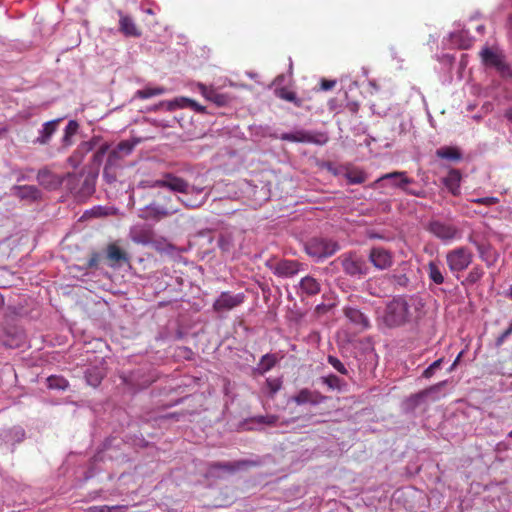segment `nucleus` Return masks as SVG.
<instances>
[{"instance_id":"nucleus-1","label":"nucleus","mask_w":512,"mask_h":512,"mask_svg":"<svg viewBox=\"0 0 512 512\" xmlns=\"http://www.w3.org/2000/svg\"><path fill=\"white\" fill-rule=\"evenodd\" d=\"M420 307V301L415 298L394 297L386 303L382 311L377 309L376 320L379 326L386 328L401 327L418 318Z\"/></svg>"},{"instance_id":"nucleus-2","label":"nucleus","mask_w":512,"mask_h":512,"mask_svg":"<svg viewBox=\"0 0 512 512\" xmlns=\"http://www.w3.org/2000/svg\"><path fill=\"white\" fill-rule=\"evenodd\" d=\"M425 229L445 244L461 238V230L455 224L441 219H430L427 222Z\"/></svg>"},{"instance_id":"nucleus-3","label":"nucleus","mask_w":512,"mask_h":512,"mask_svg":"<svg viewBox=\"0 0 512 512\" xmlns=\"http://www.w3.org/2000/svg\"><path fill=\"white\" fill-rule=\"evenodd\" d=\"M145 188H166L172 192L188 195L190 184L187 180L173 173H164L162 178L141 182Z\"/></svg>"},{"instance_id":"nucleus-4","label":"nucleus","mask_w":512,"mask_h":512,"mask_svg":"<svg viewBox=\"0 0 512 512\" xmlns=\"http://www.w3.org/2000/svg\"><path fill=\"white\" fill-rule=\"evenodd\" d=\"M346 275L362 278L368 274L369 267L364 258L356 251H350L340 255L337 259Z\"/></svg>"},{"instance_id":"nucleus-5","label":"nucleus","mask_w":512,"mask_h":512,"mask_svg":"<svg viewBox=\"0 0 512 512\" xmlns=\"http://www.w3.org/2000/svg\"><path fill=\"white\" fill-rule=\"evenodd\" d=\"M479 56L486 67L494 68L504 78H512V68L501 52L486 46L479 52Z\"/></svg>"},{"instance_id":"nucleus-6","label":"nucleus","mask_w":512,"mask_h":512,"mask_svg":"<svg viewBox=\"0 0 512 512\" xmlns=\"http://www.w3.org/2000/svg\"><path fill=\"white\" fill-rule=\"evenodd\" d=\"M340 246L338 242L324 238H312L305 244L306 253L317 260L334 255Z\"/></svg>"},{"instance_id":"nucleus-7","label":"nucleus","mask_w":512,"mask_h":512,"mask_svg":"<svg viewBox=\"0 0 512 512\" xmlns=\"http://www.w3.org/2000/svg\"><path fill=\"white\" fill-rule=\"evenodd\" d=\"M472 260L473 253L465 246L454 248L446 254V263L452 273L464 271Z\"/></svg>"},{"instance_id":"nucleus-8","label":"nucleus","mask_w":512,"mask_h":512,"mask_svg":"<svg viewBox=\"0 0 512 512\" xmlns=\"http://www.w3.org/2000/svg\"><path fill=\"white\" fill-rule=\"evenodd\" d=\"M383 180H391L392 186L403 190L406 194L424 198L426 196V192L424 190H415L411 188H407V185L412 184L414 180L412 178L407 177V173L405 171H393L390 173H386L379 177L375 183H379Z\"/></svg>"},{"instance_id":"nucleus-9","label":"nucleus","mask_w":512,"mask_h":512,"mask_svg":"<svg viewBox=\"0 0 512 512\" xmlns=\"http://www.w3.org/2000/svg\"><path fill=\"white\" fill-rule=\"evenodd\" d=\"M280 139L289 142L314 143L318 145H323L328 141V137L325 133H314L305 130H298L294 133H283Z\"/></svg>"},{"instance_id":"nucleus-10","label":"nucleus","mask_w":512,"mask_h":512,"mask_svg":"<svg viewBox=\"0 0 512 512\" xmlns=\"http://www.w3.org/2000/svg\"><path fill=\"white\" fill-rule=\"evenodd\" d=\"M26 336L16 326H0V344L7 348H19L24 345Z\"/></svg>"},{"instance_id":"nucleus-11","label":"nucleus","mask_w":512,"mask_h":512,"mask_svg":"<svg viewBox=\"0 0 512 512\" xmlns=\"http://www.w3.org/2000/svg\"><path fill=\"white\" fill-rule=\"evenodd\" d=\"M370 263L378 270H386L394 263L393 253L381 246L372 247L368 254Z\"/></svg>"},{"instance_id":"nucleus-12","label":"nucleus","mask_w":512,"mask_h":512,"mask_svg":"<svg viewBox=\"0 0 512 512\" xmlns=\"http://www.w3.org/2000/svg\"><path fill=\"white\" fill-rule=\"evenodd\" d=\"M243 293L232 294L228 291L222 292L213 303V310L217 313L232 310L244 302Z\"/></svg>"},{"instance_id":"nucleus-13","label":"nucleus","mask_w":512,"mask_h":512,"mask_svg":"<svg viewBox=\"0 0 512 512\" xmlns=\"http://www.w3.org/2000/svg\"><path fill=\"white\" fill-rule=\"evenodd\" d=\"M343 314L358 331L363 332L371 328L369 317L358 308L346 306L343 308Z\"/></svg>"},{"instance_id":"nucleus-14","label":"nucleus","mask_w":512,"mask_h":512,"mask_svg":"<svg viewBox=\"0 0 512 512\" xmlns=\"http://www.w3.org/2000/svg\"><path fill=\"white\" fill-rule=\"evenodd\" d=\"M302 263L296 260L283 259L270 266L272 272L278 277H292L302 269Z\"/></svg>"},{"instance_id":"nucleus-15","label":"nucleus","mask_w":512,"mask_h":512,"mask_svg":"<svg viewBox=\"0 0 512 512\" xmlns=\"http://www.w3.org/2000/svg\"><path fill=\"white\" fill-rule=\"evenodd\" d=\"M117 14L119 16V31L124 36L141 37L142 31L131 16L124 14L122 11H118Z\"/></svg>"},{"instance_id":"nucleus-16","label":"nucleus","mask_w":512,"mask_h":512,"mask_svg":"<svg viewBox=\"0 0 512 512\" xmlns=\"http://www.w3.org/2000/svg\"><path fill=\"white\" fill-rule=\"evenodd\" d=\"M177 212H178L177 208H169V207L161 206L157 203H151L144 208L143 218L160 221L161 219L166 218L170 215H173Z\"/></svg>"},{"instance_id":"nucleus-17","label":"nucleus","mask_w":512,"mask_h":512,"mask_svg":"<svg viewBox=\"0 0 512 512\" xmlns=\"http://www.w3.org/2000/svg\"><path fill=\"white\" fill-rule=\"evenodd\" d=\"M292 400L297 405L311 404L318 405L326 400V397L320 392L310 390L308 388L301 389L296 395L292 397Z\"/></svg>"},{"instance_id":"nucleus-18","label":"nucleus","mask_w":512,"mask_h":512,"mask_svg":"<svg viewBox=\"0 0 512 512\" xmlns=\"http://www.w3.org/2000/svg\"><path fill=\"white\" fill-rule=\"evenodd\" d=\"M321 291V283L312 276L303 277L298 285L297 293L303 297H310L319 294Z\"/></svg>"},{"instance_id":"nucleus-19","label":"nucleus","mask_w":512,"mask_h":512,"mask_svg":"<svg viewBox=\"0 0 512 512\" xmlns=\"http://www.w3.org/2000/svg\"><path fill=\"white\" fill-rule=\"evenodd\" d=\"M134 149V144L130 141H121L116 149L112 150L107 159V164L104 168V174H107L109 166L113 165L117 160L121 158L120 153H124L125 155H128L132 152Z\"/></svg>"},{"instance_id":"nucleus-20","label":"nucleus","mask_w":512,"mask_h":512,"mask_svg":"<svg viewBox=\"0 0 512 512\" xmlns=\"http://www.w3.org/2000/svg\"><path fill=\"white\" fill-rule=\"evenodd\" d=\"M37 180L47 189H56L62 183V180L47 168L38 171Z\"/></svg>"},{"instance_id":"nucleus-21","label":"nucleus","mask_w":512,"mask_h":512,"mask_svg":"<svg viewBox=\"0 0 512 512\" xmlns=\"http://www.w3.org/2000/svg\"><path fill=\"white\" fill-rule=\"evenodd\" d=\"M14 195L19 199H27L31 201H36L40 198V191L36 186L33 185H22V186H14L13 188Z\"/></svg>"},{"instance_id":"nucleus-22","label":"nucleus","mask_w":512,"mask_h":512,"mask_svg":"<svg viewBox=\"0 0 512 512\" xmlns=\"http://www.w3.org/2000/svg\"><path fill=\"white\" fill-rule=\"evenodd\" d=\"M461 178L462 176L459 170L450 169L447 176L443 179L444 185L454 196L460 193Z\"/></svg>"},{"instance_id":"nucleus-23","label":"nucleus","mask_w":512,"mask_h":512,"mask_svg":"<svg viewBox=\"0 0 512 512\" xmlns=\"http://www.w3.org/2000/svg\"><path fill=\"white\" fill-rule=\"evenodd\" d=\"M60 119L51 120L46 122L43 125L42 130L40 131L39 137L36 139V142L42 145L47 144L50 141L52 135L56 132L58 128V124Z\"/></svg>"},{"instance_id":"nucleus-24","label":"nucleus","mask_w":512,"mask_h":512,"mask_svg":"<svg viewBox=\"0 0 512 512\" xmlns=\"http://www.w3.org/2000/svg\"><path fill=\"white\" fill-rule=\"evenodd\" d=\"M436 156L452 162H458L462 159L460 150L452 146H444L436 150Z\"/></svg>"},{"instance_id":"nucleus-25","label":"nucleus","mask_w":512,"mask_h":512,"mask_svg":"<svg viewBox=\"0 0 512 512\" xmlns=\"http://www.w3.org/2000/svg\"><path fill=\"white\" fill-rule=\"evenodd\" d=\"M107 258L112 264L129 261L126 252L114 243L107 247Z\"/></svg>"},{"instance_id":"nucleus-26","label":"nucleus","mask_w":512,"mask_h":512,"mask_svg":"<svg viewBox=\"0 0 512 512\" xmlns=\"http://www.w3.org/2000/svg\"><path fill=\"white\" fill-rule=\"evenodd\" d=\"M427 273L431 281L435 284L440 285L444 283V276L439 265L433 261L427 265Z\"/></svg>"},{"instance_id":"nucleus-27","label":"nucleus","mask_w":512,"mask_h":512,"mask_svg":"<svg viewBox=\"0 0 512 512\" xmlns=\"http://www.w3.org/2000/svg\"><path fill=\"white\" fill-rule=\"evenodd\" d=\"M345 177L349 184H361L366 181V174L359 169H351L345 173Z\"/></svg>"},{"instance_id":"nucleus-28","label":"nucleus","mask_w":512,"mask_h":512,"mask_svg":"<svg viewBox=\"0 0 512 512\" xmlns=\"http://www.w3.org/2000/svg\"><path fill=\"white\" fill-rule=\"evenodd\" d=\"M276 362L277 359L273 354H265L264 356H262L258 365L260 373L264 374L270 371L275 366Z\"/></svg>"},{"instance_id":"nucleus-29","label":"nucleus","mask_w":512,"mask_h":512,"mask_svg":"<svg viewBox=\"0 0 512 512\" xmlns=\"http://www.w3.org/2000/svg\"><path fill=\"white\" fill-rule=\"evenodd\" d=\"M128 509V505H95L88 508V512H124Z\"/></svg>"},{"instance_id":"nucleus-30","label":"nucleus","mask_w":512,"mask_h":512,"mask_svg":"<svg viewBox=\"0 0 512 512\" xmlns=\"http://www.w3.org/2000/svg\"><path fill=\"white\" fill-rule=\"evenodd\" d=\"M165 92V89L163 87H155V88H144L141 90H138L136 92V97L141 99H147L153 96L161 95Z\"/></svg>"},{"instance_id":"nucleus-31","label":"nucleus","mask_w":512,"mask_h":512,"mask_svg":"<svg viewBox=\"0 0 512 512\" xmlns=\"http://www.w3.org/2000/svg\"><path fill=\"white\" fill-rule=\"evenodd\" d=\"M277 96L283 100L294 103L295 106L301 107L302 101L296 97L295 92L282 88L277 91Z\"/></svg>"},{"instance_id":"nucleus-32","label":"nucleus","mask_w":512,"mask_h":512,"mask_svg":"<svg viewBox=\"0 0 512 512\" xmlns=\"http://www.w3.org/2000/svg\"><path fill=\"white\" fill-rule=\"evenodd\" d=\"M232 98L228 94L219 93L216 89L214 90L211 102L216 104L218 107L226 106L231 102Z\"/></svg>"},{"instance_id":"nucleus-33","label":"nucleus","mask_w":512,"mask_h":512,"mask_svg":"<svg viewBox=\"0 0 512 512\" xmlns=\"http://www.w3.org/2000/svg\"><path fill=\"white\" fill-rule=\"evenodd\" d=\"M484 275V271L480 266H474L468 273L465 281L468 284L477 283Z\"/></svg>"},{"instance_id":"nucleus-34","label":"nucleus","mask_w":512,"mask_h":512,"mask_svg":"<svg viewBox=\"0 0 512 512\" xmlns=\"http://www.w3.org/2000/svg\"><path fill=\"white\" fill-rule=\"evenodd\" d=\"M207 200V195L202 197V199H188L185 197H178V201H180L186 208L195 209L201 207Z\"/></svg>"},{"instance_id":"nucleus-35","label":"nucleus","mask_w":512,"mask_h":512,"mask_svg":"<svg viewBox=\"0 0 512 512\" xmlns=\"http://www.w3.org/2000/svg\"><path fill=\"white\" fill-rule=\"evenodd\" d=\"M47 382L49 388L64 390L68 387V381L65 378L59 376H50L48 377Z\"/></svg>"},{"instance_id":"nucleus-36","label":"nucleus","mask_w":512,"mask_h":512,"mask_svg":"<svg viewBox=\"0 0 512 512\" xmlns=\"http://www.w3.org/2000/svg\"><path fill=\"white\" fill-rule=\"evenodd\" d=\"M218 246L223 252H230L233 247V239L230 234H222L218 239Z\"/></svg>"},{"instance_id":"nucleus-37","label":"nucleus","mask_w":512,"mask_h":512,"mask_svg":"<svg viewBox=\"0 0 512 512\" xmlns=\"http://www.w3.org/2000/svg\"><path fill=\"white\" fill-rule=\"evenodd\" d=\"M266 385L270 396L273 397L281 389L282 381L280 378H268L266 379Z\"/></svg>"},{"instance_id":"nucleus-38","label":"nucleus","mask_w":512,"mask_h":512,"mask_svg":"<svg viewBox=\"0 0 512 512\" xmlns=\"http://www.w3.org/2000/svg\"><path fill=\"white\" fill-rule=\"evenodd\" d=\"M328 363L339 373L346 375L348 373L344 364L335 356L329 355L327 358Z\"/></svg>"},{"instance_id":"nucleus-39","label":"nucleus","mask_w":512,"mask_h":512,"mask_svg":"<svg viewBox=\"0 0 512 512\" xmlns=\"http://www.w3.org/2000/svg\"><path fill=\"white\" fill-rule=\"evenodd\" d=\"M442 362V358L434 361L423 371L422 376L427 379L431 378L434 375L435 371L441 367Z\"/></svg>"},{"instance_id":"nucleus-40","label":"nucleus","mask_w":512,"mask_h":512,"mask_svg":"<svg viewBox=\"0 0 512 512\" xmlns=\"http://www.w3.org/2000/svg\"><path fill=\"white\" fill-rule=\"evenodd\" d=\"M253 420L260 424L273 426L276 424L278 417L276 415L257 416Z\"/></svg>"},{"instance_id":"nucleus-41","label":"nucleus","mask_w":512,"mask_h":512,"mask_svg":"<svg viewBox=\"0 0 512 512\" xmlns=\"http://www.w3.org/2000/svg\"><path fill=\"white\" fill-rule=\"evenodd\" d=\"M472 203L479 204V205H485V206H492L499 202V199L496 197H482V198H474L470 200Z\"/></svg>"},{"instance_id":"nucleus-42","label":"nucleus","mask_w":512,"mask_h":512,"mask_svg":"<svg viewBox=\"0 0 512 512\" xmlns=\"http://www.w3.org/2000/svg\"><path fill=\"white\" fill-rule=\"evenodd\" d=\"M323 383H325L331 389H339L340 388V379L336 375H329L327 377H323Z\"/></svg>"},{"instance_id":"nucleus-43","label":"nucleus","mask_w":512,"mask_h":512,"mask_svg":"<svg viewBox=\"0 0 512 512\" xmlns=\"http://www.w3.org/2000/svg\"><path fill=\"white\" fill-rule=\"evenodd\" d=\"M444 384V382L442 383H439V384H436V385H433L427 389H424L422 391H420L419 393H417L415 395V398L417 399H423V398H426L429 396V394L433 393V392H437L439 390V388Z\"/></svg>"},{"instance_id":"nucleus-44","label":"nucleus","mask_w":512,"mask_h":512,"mask_svg":"<svg viewBox=\"0 0 512 512\" xmlns=\"http://www.w3.org/2000/svg\"><path fill=\"white\" fill-rule=\"evenodd\" d=\"M86 379H87L88 384H90L93 387H96L100 384V382L102 380V375L92 374L90 371H87Z\"/></svg>"},{"instance_id":"nucleus-45","label":"nucleus","mask_w":512,"mask_h":512,"mask_svg":"<svg viewBox=\"0 0 512 512\" xmlns=\"http://www.w3.org/2000/svg\"><path fill=\"white\" fill-rule=\"evenodd\" d=\"M108 146L103 145L101 146L93 155V162L96 164H100L107 153Z\"/></svg>"},{"instance_id":"nucleus-46","label":"nucleus","mask_w":512,"mask_h":512,"mask_svg":"<svg viewBox=\"0 0 512 512\" xmlns=\"http://www.w3.org/2000/svg\"><path fill=\"white\" fill-rule=\"evenodd\" d=\"M197 86H198V89H199V91H200L201 95H202L205 99H207V100H209V101H210V99H211V97H212V94H213V92H214L215 88H213V87H207L206 85H204V84H202V83H199Z\"/></svg>"},{"instance_id":"nucleus-47","label":"nucleus","mask_w":512,"mask_h":512,"mask_svg":"<svg viewBox=\"0 0 512 512\" xmlns=\"http://www.w3.org/2000/svg\"><path fill=\"white\" fill-rule=\"evenodd\" d=\"M235 468H236V465L231 464V463L215 462V463L210 464V470H213V469H225V470H228V471H233V470H235Z\"/></svg>"},{"instance_id":"nucleus-48","label":"nucleus","mask_w":512,"mask_h":512,"mask_svg":"<svg viewBox=\"0 0 512 512\" xmlns=\"http://www.w3.org/2000/svg\"><path fill=\"white\" fill-rule=\"evenodd\" d=\"M79 128L78 123L75 120H70L65 128L64 133L73 137Z\"/></svg>"},{"instance_id":"nucleus-49","label":"nucleus","mask_w":512,"mask_h":512,"mask_svg":"<svg viewBox=\"0 0 512 512\" xmlns=\"http://www.w3.org/2000/svg\"><path fill=\"white\" fill-rule=\"evenodd\" d=\"M512 334V323L509 325V327L501 333L500 336L496 339V345L501 346L505 340Z\"/></svg>"},{"instance_id":"nucleus-50","label":"nucleus","mask_w":512,"mask_h":512,"mask_svg":"<svg viewBox=\"0 0 512 512\" xmlns=\"http://www.w3.org/2000/svg\"><path fill=\"white\" fill-rule=\"evenodd\" d=\"M336 83H337L336 80L321 79L320 90H322V91L332 90L336 86Z\"/></svg>"},{"instance_id":"nucleus-51","label":"nucleus","mask_w":512,"mask_h":512,"mask_svg":"<svg viewBox=\"0 0 512 512\" xmlns=\"http://www.w3.org/2000/svg\"><path fill=\"white\" fill-rule=\"evenodd\" d=\"M183 100L187 103L188 107L192 108L196 112L203 113L205 111V108L203 106H201L200 104H198L196 101L188 99V98H184Z\"/></svg>"},{"instance_id":"nucleus-52","label":"nucleus","mask_w":512,"mask_h":512,"mask_svg":"<svg viewBox=\"0 0 512 512\" xmlns=\"http://www.w3.org/2000/svg\"><path fill=\"white\" fill-rule=\"evenodd\" d=\"M99 261H100L99 253H97V252L92 253L88 260V263H87L88 268H96L99 264Z\"/></svg>"},{"instance_id":"nucleus-53","label":"nucleus","mask_w":512,"mask_h":512,"mask_svg":"<svg viewBox=\"0 0 512 512\" xmlns=\"http://www.w3.org/2000/svg\"><path fill=\"white\" fill-rule=\"evenodd\" d=\"M203 191H204V188H203V187H199V186H195V185H190V188H189V192H188V194H195V195H199V194H201Z\"/></svg>"},{"instance_id":"nucleus-54","label":"nucleus","mask_w":512,"mask_h":512,"mask_svg":"<svg viewBox=\"0 0 512 512\" xmlns=\"http://www.w3.org/2000/svg\"><path fill=\"white\" fill-rule=\"evenodd\" d=\"M83 150L84 152H88L93 149V143L92 142H84L81 144L79 150Z\"/></svg>"},{"instance_id":"nucleus-55","label":"nucleus","mask_w":512,"mask_h":512,"mask_svg":"<svg viewBox=\"0 0 512 512\" xmlns=\"http://www.w3.org/2000/svg\"><path fill=\"white\" fill-rule=\"evenodd\" d=\"M71 138L72 137L70 135H67V134L64 133L63 138H62V142H63V145L65 147H68V146H70L72 144Z\"/></svg>"},{"instance_id":"nucleus-56","label":"nucleus","mask_w":512,"mask_h":512,"mask_svg":"<svg viewBox=\"0 0 512 512\" xmlns=\"http://www.w3.org/2000/svg\"><path fill=\"white\" fill-rule=\"evenodd\" d=\"M469 241L477 247L478 252L482 255L484 253V245L473 241L472 237H469Z\"/></svg>"},{"instance_id":"nucleus-57","label":"nucleus","mask_w":512,"mask_h":512,"mask_svg":"<svg viewBox=\"0 0 512 512\" xmlns=\"http://www.w3.org/2000/svg\"><path fill=\"white\" fill-rule=\"evenodd\" d=\"M505 117L512 123V107L505 111Z\"/></svg>"},{"instance_id":"nucleus-58","label":"nucleus","mask_w":512,"mask_h":512,"mask_svg":"<svg viewBox=\"0 0 512 512\" xmlns=\"http://www.w3.org/2000/svg\"><path fill=\"white\" fill-rule=\"evenodd\" d=\"M461 355H462V353H459V355L457 356L456 360H455V361H454V363L452 364L451 369H453V368L457 365V363L459 362V359H460Z\"/></svg>"},{"instance_id":"nucleus-59","label":"nucleus","mask_w":512,"mask_h":512,"mask_svg":"<svg viewBox=\"0 0 512 512\" xmlns=\"http://www.w3.org/2000/svg\"><path fill=\"white\" fill-rule=\"evenodd\" d=\"M461 355H462V353H459V355L457 356L456 360H455V361H454V363L452 364L451 369H453V368L457 365V363L459 362V359H460Z\"/></svg>"},{"instance_id":"nucleus-60","label":"nucleus","mask_w":512,"mask_h":512,"mask_svg":"<svg viewBox=\"0 0 512 512\" xmlns=\"http://www.w3.org/2000/svg\"><path fill=\"white\" fill-rule=\"evenodd\" d=\"M506 296L512 300V287L509 289V291L506 293Z\"/></svg>"},{"instance_id":"nucleus-61","label":"nucleus","mask_w":512,"mask_h":512,"mask_svg":"<svg viewBox=\"0 0 512 512\" xmlns=\"http://www.w3.org/2000/svg\"><path fill=\"white\" fill-rule=\"evenodd\" d=\"M4 305V299H3V296L0 294V310L2 309Z\"/></svg>"},{"instance_id":"nucleus-62","label":"nucleus","mask_w":512,"mask_h":512,"mask_svg":"<svg viewBox=\"0 0 512 512\" xmlns=\"http://www.w3.org/2000/svg\"><path fill=\"white\" fill-rule=\"evenodd\" d=\"M163 199H164L165 201H171V197H170V196H163Z\"/></svg>"},{"instance_id":"nucleus-63","label":"nucleus","mask_w":512,"mask_h":512,"mask_svg":"<svg viewBox=\"0 0 512 512\" xmlns=\"http://www.w3.org/2000/svg\"><path fill=\"white\" fill-rule=\"evenodd\" d=\"M508 21H509V24L512 26V14L509 16Z\"/></svg>"},{"instance_id":"nucleus-64","label":"nucleus","mask_w":512,"mask_h":512,"mask_svg":"<svg viewBox=\"0 0 512 512\" xmlns=\"http://www.w3.org/2000/svg\"><path fill=\"white\" fill-rule=\"evenodd\" d=\"M508 437L512 438V430L508 433Z\"/></svg>"}]
</instances>
